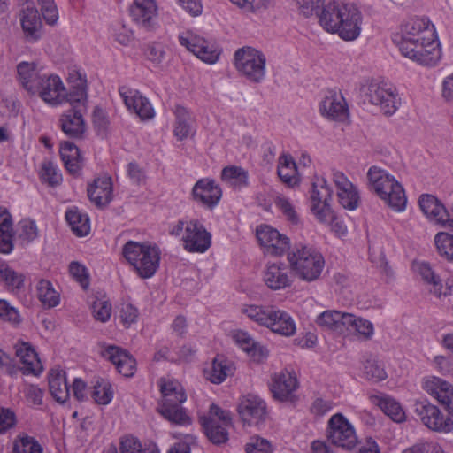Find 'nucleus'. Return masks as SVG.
<instances>
[{
  "label": "nucleus",
  "mask_w": 453,
  "mask_h": 453,
  "mask_svg": "<svg viewBox=\"0 0 453 453\" xmlns=\"http://www.w3.org/2000/svg\"><path fill=\"white\" fill-rule=\"evenodd\" d=\"M393 42L403 56L422 65L434 66L441 59V50L434 26L427 18L409 19Z\"/></svg>",
  "instance_id": "obj_1"
},
{
  "label": "nucleus",
  "mask_w": 453,
  "mask_h": 453,
  "mask_svg": "<svg viewBox=\"0 0 453 453\" xmlns=\"http://www.w3.org/2000/svg\"><path fill=\"white\" fill-rule=\"evenodd\" d=\"M318 17L323 28L327 32L338 33L344 40H354L360 34L361 13L352 4L329 2L323 6Z\"/></svg>",
  "instance_id": "obj_2"
},
{
  "label": "nucleus",
  "mask_w": 453,
  "mask_h": 453,
  "mask_svg": "<svg viewBox=\"0 0 453 453\" xmlns=\"http://www.w3.org/2000/svg\"><path fill=\"white\" fill-rule=\"evenodd\" d=\"M368 188L375 193L388 206L395 211L406 208L407 197L404 189L394 175L376 165L367 172Z\"/></svg>",
  "instance_id": "obj_3"
},
{
  "label": "nucleus",
  "mask_w": 453,
  "mask_h": 453,
  "mask_svg": "<svg viewBox=\"0 0 453 453\" xmlns=\"http://www.w3.org/2000/svg\"><path fill=\"white\" fill-rule=\"evenodd\" d=\"M160 391L163 395L159 413L170 423L177 426H188L192 419L181 404L187 396L181 385L176 380H160Z\"/></svg>",
  "instance_id": "obj_4"
},
{
  "label": "nucleus",
  "mask_w": 453,
  "mask_h": 453,
  "mask_svg": "<svg viewBox=\"0 0 453 453\" xmlns=\"http://www.w3.org/2000/svg\"><path fill=\"white\" fill-rule=\"evenodd\" d=\"M122 254L142 279L151 278L159 267L160 250L157 245L128 241Z\"/></svg>",
  "instance_id": "obj_5"
},
{
  "label": "nucleus",
  "mask_w": 453,
  "mask_h": 453,
  "mask_svg": "<svg viewBox=\"0 0 453 453\" xmlns=\"http://www.w3.org/2000/svg\"><path fill=\"white\" fill-rule=\"evenodd\" d=\"M290 268L305 281L317 280L325 265L322 255L313 248L303 244H296L288 253Z\"/></svg>",
  "instance_id": "obj_6"
},
{
  "label": "nucleus",
  "mask_w": 453,
  "mask_h": 453,
  "mask_svg": "<svg viewBox=\"0 0 453 453\" xmlns=\"http://www.w3.org/2000/svg\"><path fill=\"white\" fill-rule=\"evenodd\" d=\"M234 65L236 70L252 83H260L265 78V55L250 46L238 49L234 52Z\"/></svg>",
  "instance_id": "obj_7"
},
{
  "label": "nucleus",
  "mask_w": 453,
  "mask_h": 453,
  "mask_svg": "<svg viewBox=\"0 0 453 453\" xmlns=\"http://www.w3.org/2000/svg\"><path fill=\"white\" fill-rule=\"evenodd\" d=\"M414 412L422 424L433 432L448 434L453 430V420L444 417L441 410L427 399L416 401Z\"/></svg>",
  "instance_id": "obj_8"
},
{
  "label": "nucleus",
  "mask_w": 453,
  "mask_h": 453,
  "mask_svg": "<svg viewBox=\"0 0 453 453\" xmlns=\"http://www.w3.org/2000/svg\"><path fill=\"white\" fill-rule=\"evenodd\" d=\"M327 438L333 444L346 449H353L357 443L354 427L341 413L334 414L330 418Z\"/></svg>",
  "instance_id": "obj_9"
},
{
  "label": "nucleus",
  "mask_w": 453,
  "mask_h": 453,
  "mask_svg": "<svg viewBox=\"0 0 453 453\" xmlns=\"http://www.w3.org/2000/svg\"><path fill=\"white\" fill-rule=\"evenodd\" d=\"M65 86L58 75L42 73L35 83V90L30 93H37L46 104L57 106L65 102Z\"/></svg>",
  "instance_id": "obj_10"
},
{
  "label": "nucleus",
  "mask_w": 453,
  "mask_h": 453,
  "mask_svg": "<svg viewBox=\"0 0 453 453\" xmlns=\"http://www.w3.org/2000/svg\"><path fill=\"white\" fill-rule=\"evenodd\" d=\"M179 42L202 61L214 64L218 61L220 50L204 38L190 32L179 35Z\"/></svg>",
  "instance_id": "obj_11"
},
{
  "label": "nucleus",
  "mask_w": 453,
  "mask_h": 453,
  "mask_svg": "<svg viewBox=\"0 0 453 453\" xmlns=\"http://www.w3.org/2000/svg\"><path fill=\"white\" fill-rule=\"evenodd\" d=\"M256 235L265 253L269 255L280 257L290 249L289 238L270 226L257 227Z\"/></svg>",
  "instance_id": "obj_12"
},
{
  "label": "nucleus",
  "mask_w": 453,
  "mask_h": 453,
  "mask_svg": "<svg viewBox=\"0 0 453 453\" xmlns=\"http://www.w3.org/2000/svg\"><path fill=\"white\" fill-rule=\"evenodd\" d=\"M184 249L192 253H203L211 244V235L197 219L187 223L183 235Z\"/></svg>",
  "instance_id": "obj_13"
},
{
  "label": "nucleus",
  "mask_w": 453,
  "mask_h": 453,
  "mask_svg": "<svg viewBox=\"0 0 453 453\" xmlns=\"http://www.w3.org/2000/svg\"><path fill=\"white\" fill-rule=\"evenodd\" d=\"M86 109L81 107H69L65 110L58 119V127L69 138L81 140L87 130L84 113Z\"/></svg>",
  "instance_id": "obj_14"
},
{
  "label": "nucleus",
  "mask_w": 453,
  "mask_h": 453,
  "mask_svg": "<svg viewBox=\"0 0 453 453\" xmlns=\"http://www.w3.org/2000/svg\"><path fill=\"white\" fill-rule=\"evenodd\" d=\"M332 194L333 190L324 178L312 182L311 210L319 220H326L332 217V209L328 203Z\"/></svg>",
  "instance_id": "obj_15"
},
{
  "label": "nucleus",
  "mask_w": 453,
  "mask_h": 453,
  "mask_svg": "<svg viewBox=\"0 0 453 453\" xmlns=\"http://www.w3.org/2000/svg\"><path fill=\"white\" fill-rule=\"evenodd\" d=\"M132 20L146 31L157 27V5L156 0H134L130 6Z\"/></svg>",
  "instance_id": "obj_16"
},
{
  "label": "nucleus",
  "mask_w": 453,
  "mask_h": 453,
  "mask_svg": "<svg viewBox=\"0 0 453 453\" xmlns=\"http://www.w3.org/2000/svg\"><path fill=\"white\" fill-rule=\"evenodd\" d=\"M424 390L434 397L453 420V385L439 377H428L423 381Z\"/></svg>",
  "instance_id": "obj_17"
},
{
  "label": "nucleus",
  "mask_w": 453,
  "mask_h": 453,
  "mask_svg": "<svg viewBox=\"0 0 453 453\" xmlns=\"http://www.w3.org/2000/svg\"><path fill=\"white\" fill-rule=\"evenodd\" d=\"M418 204L423 213L430 220L453 230V219H449L444 205L435 196L423 194L418 199Z\"/></svg>",
  "instance_id": "obj_18"
},
{
  "label": "nucleus",
  "mask_w": 453,
  "mask_h": 453,
  "mask_svg": "<svg viewBox=\"0 0 453 453\" xmlns=\"http://www.w3.org/2000/svg\"><path fill=\"white\" fill-rule=\"evenodd\" d=\"M238 411L244 423L258 425L266 417V404L259 396L249 394L241 400Z\"/></svg>",
  "instance_id": "obj_19"
},
{
  "label": "nucleus",
  "mask_w": 453,
  "mask_h": 453,
  "mask_svg": "<svg viewBox=\"0 0 453 453\" xmlns=\"http://www.w3.org/2000/svg\"><path fill=\"white\" fill-rule=\"evenodd\" d=\"M297 388L298 380L295 373L288 370L275 374L270 385L273 398L280 402H292L295 399V391Z\"/></svg>",
  "instance_id": "obj_20"
},
{
  "label": "nucleus",
  "mask_w": 453,
  "mask_h": 453,
  "mask_svg": "<svg viewBox=\"0 0 453 453\" xmlns=\"http://www.w3.org/2000/svg\"><path fill=\"white\" fill-rule=\"evenodd\" d=\"M290 265L283 262L268 263L264 272V281L272 290L290 287L293 282Z\"/></svg>",
  "instance_id": "obj_21"
},
{
  "label": "nucleus",
  "mask_w": 453,
  "mask_h": 453,
  "mask_svg": "<svg viewBox=\"0 0 453 453\" xmlns=\"http://www.w3.org/2000/svg\"><path fill=\"white\" fill-rule=\"evenodd\" d=\"M193 199L202 205L212 209L221 199L222 190L211 179H201L192 188Z\"/></svg>",
  "instance_id": "obj_22"
},
{
  "label": "nucleus",
  "mask_w": 453,
  "mask_h": 453,
  "mask_svg": "<svg viewBox=\"0 0 453 453\" xmlns=\"http://www.w3.org/2000/svg\"><path fill=\"white\" fill-rule=\"evenodd\" d=\"M19 20L24 36L30 43L36 42L42 36V21L38 10L34 5L22 9Z\"/></svg>",
  "instance_id": "obj_23"
},
{
  "label": "nucleus",
  "mask_w": 453,
  "mask_h": 453,
  "mask_svg": "<svg viewBox=\"0 0 453 453\" xmlns=\"http://www.w3.org/2000/svg\"><path fill=\"white\" fill-rule=\"evenodd\" d=\"M368 101L380 107L386 115H392L398 107L396 96L388 88H385L378 83H371L365 92Z\"/></svg>",
  "instance_id": "obj_24"
},
{
  "label": "nucleus",
  "mask_w": 453,
  "mask_h": 453,
  "mask_svg": "<svg viewBox=\"0 0 453 453\" xmlns=\"http://www.w3.org/2000/svg\"><path fill=\"white\" fill-rule=\"evenodd\" d=\"M333 180L337 188V196L340 204L349 211L357 208L359 194L357 188L342 172L333 173Z\"/></svg>",
  "instance_id": "obj_25"
},
{
  "label": "nucleus",
  "mask_w": 453,
  "mask_h": 453,
  "mask_svg": "<svg viewBox=\"0 0 453 453\" xmlns=\"http://www.w3.org/2000/svg\"><path fill=\"white\" fill-rule=\"evenodd\" d=\"M119 94L129 110H133L142 119L154 117V109L150 101L138 90H130L125 87L119 88Z\"/></svg>",
  "instance_id": "obj_26"
},
{
  "label": "nucleus",
  "mask_w": 453,
  "mask_h": 453,
  "mask_svg": "<svg viewBox=\"0 0 453 453\" xmlns=\"http://www.w3.org/2000/svg\"><path fill=\"white\" fill-rule=\"evenodd\" d=\"M323 116L334 120H343L348 117L349 110L342 95L330 90L319 105Z\"/></svg>",
  "instance_id": "obj_27"
},
{
  "label": "nucleus",
  "mask_w": 453,
  "mask_h": 453,
  "mask_svg": "<svg viewBox=\"0 0 453 453\" xmlns=\"http://www.w3.org/2000/svg\"><path fill=\"white\" fill-rule=\"evenodd\" d=\"M103 356L111 361L118 372L126 377L134 374L136 361L128 352L116 346H108L103 352Z\"/></svg>",
  "instance_id": "obj_28"
},
{
  "label": "nucleus",
  "mask_w": 453,
  "mask_h": 453,
  "mask_svg": "<svg viewBox=\"0 0 453 453\" xmlns=\"http://www.w3.org/2000/svg\"><path fill=\"white\" fill-rule=\"evenodd\" d=\"M413 269L426 284L431 286L429 291L435 296L441 298L451 295V286L446 283V286L443 287L441 278L432 269L430 264L416 262L413 264Z\"/></svg>",
  "instance_id": "obj_29"
},
{
  "label": "nucleus",
  "mask_w": 453,
  "mask_h": 453,
  "mask_svg": "<svg viewBox=\"0 0 453 453\" xmlns=\"http://www.w3.org/2000/svg\"><path fill=\"white\" fill-rule=\"evenodd\" d=\"M71 84L70 90L65 93V102L70 103V107H81L87 110L88 92L87 80L79 72L70 74L68 78Z\"/></svg>",
  "instance_id": "obj_30"
},
{
  "label": "nucleus",
  "mask_w": 453,
  "mask_h": 453,
  "mask_svg": "<svg viewBox=\"0 0 453 453\" xmlns=\"http://www.w3.org/2000/svg\"><path fill=\"white\" fill-rule=\"evenodd\" d=\"M88 196L97 208L107 206L112 200L111 179L103 177L95 180L94 183L88 187Z\"/></svg>",
  "instance_id": "obj_31"
},
{
  "label": "nucleus",
  "mask_w": 453,
  "mask_h": 453,
  "mask_svg": "<svg viewBox=\"0 0 453 453\" xmlns=\"http://www.w3.org/2000/svg\"><path fill=\"white\" fill-rule=\"evenodd\" d=\"M16 356L22 363L24 374L39 375L42 371V365L35 349L28 344L22 342L16 346Z\"/></svg>",
  "instance_id": "obj_32"
},
{
  "label": "nucleus",
  "mask_w": 453,
  "mask_h": 453,
  "mask_svg": "<svg viewBox=\"0 0 453 453\" xmlns=\"http://www.w3.org/2000/svg\"><path fill=\"white\" fill-rule=\"evenodd\" d=\"M49 388L51 395L58 403H65L70 393V388L66 382L65 372L59 367L52 368L48 376Z\"/></svg>",
  "instance_id": "obj_33"
},
{
  "label": "nucleus",
  "mask_w": 453,
  "mask_h": 453,
  "mask_svg": "<svg viewBox=\"0 0 453 453\" xmlns=\"http://www.w3.org/2000/svg\"><path fill=\"white\" fill-rule=\"evenodd\" d=\"M351 313L338 311H326L320 313L316 322L319 326L330 330L342 332L346 325L351 323Z\"/></svg>",
  "instance_id": "obj_34"
},
{
  "label": "nucleus",
  "mask_w": 453,
  "mask_h": 453,
  "mask_svg": "<svg viewBox=\"0 0 453 453\" xmlns=\"http://www.w3.org/2000/svg\"><path fill=\"white\" fill-rule=\"evenodd\" d=\"M59 153L65 167L72 174H77L81 169V157L78 147L70 141L60 143Z\"/></svg>",
  "instance_id": "obj_35"
},
{
  "label": "nucleus",
  "mask_w": 453,
  "mask_h": 453,
  "mask_svg": "<svg viewBox=\"0 0 453 453\" xmlns=\"http://www.w3.org/2000/svg\"><path fill=\"white\" fill-rule=\"evenodd\" d=\"M12 219L6 208L0 207V252L9 254L13 250Z\"/></svg>",
  "instance_id": "obj_36"
},
{
  "label": "nucleus",
  "mask_w": 453,
  "mask_h": 453,
  "mask_svg": "<svg viewBox=\"0 0 453 453\" xmlns=\"http://www.w3.org/2000/svg\"><path fill=\"white\" fill-rule=\"evenodd\" d=\"M221 180L234 190H241L249 184V173L241 166L228 165L222 169Z\"/></svg>",
  "instance_id": "obj_37"
},
{
  "label": "nucleus",
  "mask_w": 453,
  "mask_h": 453,
  "mask_svg": "<svg viewBox=\"0 0 453 453\" xmlns=\"http://www.w3.org/2000/svg\"><path fill=\"white\" fill-rule=\"evenodd\" d=\"M268 328L273 333L290 336L296 332V323L288 312L274 309Z\"/></svg>",
  "instance_id": "obj_38"
},
{
  "label": "nucleus",
  "mask_w": 453,
  "mask_h": 453,
  "mask_svg": "<svg viewBox=\"0 0 453 453\" xmlns=\"http://www.w3.org/2000/svg\"><path fill=\"white\" fill-rule=\"evenodd\" d=\"M234 339L240 348L257 361H261L268 355L267 349L255 342V340L244 331H237L234 335Z\"/></svg>",
  "instance_id": "obj_39"
},
{
  "label": "nucleus",
  "mask_w": 453,
  "mask_h": 453,
  "mask_svg": "<svg viewBox=\"0 0 453 453\" xmlns=\"http://www.w3.org/2000/svg\"><path fill=\"white\" fill-rule=\"evenodd\" d=\"M65 219L77 236H86L89 233V218L77 207H72L66 211Z\"/></svg>",
  "instance_id": "obj_40"
},
{
  "label": "nucleus",
  "mask_w": 453,
  "mask_h": 453,
  "mask_svg": "<svg viewBox=\"0 0 453 453\" xmlns=\"http://www.w3.org/2000/svg\"><path fill=\"white\" fill-rule=\"evenodd\" d=\"M202 426L207 438L213 444H222L228 441L227 428L230 426L219 424L215 418H203L202 419Z\"/></svg>",
  "instance_id": "obj_41"
},
{
  "label": "nucleus",
  "mask_w": 453,
  "mask_h": 453,
  "mask_svg": "<svg viewBox=\"0 0 453 453\" xmlns=\"http://www.w3.org/2000/svg\"><path fill=\"white\" fill-rule=\"evenodd\" d=\"M174 113V135L178 140L182 141L192 133L190 114L188 111L181 105L176 106Z\"/></svg>",
  "instance_id": "obj_42"
},
{
  "label": "nucleus",
  "mask_w": 453,
  "mask_h": 453,
  "mask_svg": "<svg viewBox=\"0 0 453 453\" xmlns=\"http://www.w3.org/2000/svg\"><path fill=\"white\" fill-rule=\"evenodd\" d=\"M19 81L28 92L35 90V83L38 81L42 73L36 70L35 63L21 62L17 66Z\"/></svg>",
  "instance_id": "obj_43"
},
{
  "label": "nucleus",
  "mask_w": 453,
  "mask_h": 453,
  "mask_svg": "<svg viewBox=\"0 0 453 453\" xmlns=\"http://www.w3.org/2000/svg\"><path fill=\"white\" fill-rule=\"evenodd\" d=\"M230 371L227 360L223 356H217L205 374L211 383L220 384L226 379Z\"/></svg>",
  "instance_id": "obj_44"
},
{
  "label": "nucleus",
  "mask_w": 453,
  "mask_h": 453,
  "mask_svg": "<svg viewBox=\"0 0 453 453\" xmlns=\"http://www.w3.org/2000/svg\"><path fill=\"white\" fill-rule=\"evenodd\" d=\"M277 173L280 179L288 186L296 183V165L290 155L283 154L279 157Z\"/></svg>",
  "instance_id": "obj_45"
},
{
  "label": "nucleus",
  "mask_w": 453,
  "mask_h": 453,
  "mask_svg": "<svg viewBox=\"0 0 453 453\" xmlns=\"http://www.w3.org/2000/svg\"><path fill=\"white\" fill-rule=\"evenodd\" d=\"M242 311L251 320L260 326L268 327L274 308L261 305H246L242 308Z\"/></svg>",
  "instance_id": "obj_46"
},
{
  "label": "nucleus",
  "mask_w": 453,
  "mask_h": 453,
  "mask_svg": "<svg viewBox=\"0 0 453 453\" xmlns=\"http://www.w3.org/2000/svg\"><path fill=\"white\" fill-rule=\"evenodd\" d=\"M36 289L38 298L45 307L52 308L59 303V295L53 288L50 281L40 280L37 283Z\"/></svg>",
  "instance_id": "obj_47"
},
{
  "label": "nucleus",
  "mask_w": 453,
  "mask_h": 453,
  "mask_svg": "<svg viewBox=\"0 0 453 453\" xmlns=\"http://www.w3.org/2000/svg\"><path fill=\"white\" fill-rule=\"evenodd\" d=\"M379 406L393 421L401 423L405 420V412L400 403L391 397H382Z\"/></svg>",
  "instance_id": "obj_48"
},
{
  "label": "nucleus",
  "mask_w": 453,
  "mask_h": 453,
  "mask_svg": "<svg viewBox=\"0 0 453 453\" xmlns=\"http://www.w3.org/2000/svg\"><path fill=\"white\" fill-rule=\"evenodd\" d=\"M91 396L98 404L106 405L110 403L113 397L111 385L104 379L96 380Z\"/></svg>",
  "instance_id": "obj_49"
},
{
  "label": "nucleus",
  "mask_w": 453,
  "mask_h": 453,
  "mask_svg": "<svg viewBox=\"0 0 453 453\" xmlns=\"http://www.w3.org/2000/svg\"><path fill=\"white\" fill-rule=\"evenodd\" d=\"M351 323L347 324L345 329L357 333L365 340L371 339L374 332L372 323L353 314H351Z\"/></svg>",
  "instance_id": "obj_50"
},
{
  "label": "nucleus",
  "mask_w": 453,
  "mask_h": 453,
  "mask_svg": "<svg viewBox=\"0 0 453 453\" xmlns=\"http://www.w3.org/2000/svg\"><path fill=\"white\" fill-rule=\"evenodd\" d=\"M0 280L12 289H20L24 285L25 276L7 265H2L0 266Z\"/></svg>",
  "instance_id": "obj_51"
},
{
  "label": "nucleus",
  "mask_w": 453,
  "mask_h": 453,
  "mask_svg": "<svg viewBox=\"0 0 453 453\" xmlns=\"http://www.w3.org/2000/svg\"><path fill=\"white\" fill-rule=\"evenodd\" d=\"M12 453H42V448L34 437L24 435L15 440Z\"/></svg>",
  "instance_id": "obj_52"
},
{
  "label": "nucleus",
  "mask_w": 453,
  "mask_h": 453,
  "mask_svg": "<svg viewBox=\"0 0 453 453\" xmlns=\"http://www.w3.org/2000/svg\"><path fill=\"white\" fill-rule=\"evenodd\" d=\"M40 178L42 182L47 183L50 187H56L62 181V175L58 172L56 165L50 161L42 163Z\"/></svg>",
  "instance_id": "obj_53"
},
{
  "label": "nucleus",
  "mask_w": 453,
  "mask_h": 453,
  "mask_svg": "<svg viewBox=\"0 0 453 453\" xmlns=\"http://www.w3.org/2000/svg\"><path fill=\"white\" fill-rule=\"evenodd\" d=\"M434 241L440 255L453 261V235L441 232L435 235Z\"/></svg>",
  "instance_id": "obj_54"
},
{
  "label": "nucleus",
  "mask_w": 453,
  "mask_h": 453,
  "mask_svg": "<svg viewBox=\"0 0 453 453\" xmlns=\"http://www.w3.org/2000/svg\"><path fill=\"white\" fill-rule=\"evenodd\" d=\"M119 450L120 453H159L158 449H142L140 441L133 436L121 440Z\"/></svg>",
  "instance_id": "obj_55"
},
{
  "label": "nucleus",
  "mask_w": 453,
  "mask_h": 453,
  "mask_svg": "<svg viewBox=\"0 0 453 453\" xmlns=\"http://www.w3.org/2000/svg\"><path fill=\"white\" fill-rule=\"evenodd\" d=\"M364 373L368 380L380 381L387 378L384 368L374 359H368L364 365Z\"/></svg>",
  "instance_id": "obj_56"
},
{
  "label": "nucleus",
  "mask_w": 453,
  "mask_h": 453,
  "mask_svg": "<svg viewBox=\"0 0 453 453\" xmlns=\"http://www.w3.org/2000/svg\"><path fill=\"white\" fill-rule=\"evenodd\" d=\"M69 273L83 288H87L88 287L89 275L87 268L83 265L75 261L72 262L69 265Z\"/></svg>",
  "instance_id": "obj_57"
},
{
  "label": "nucleus",
  "mask_w": 453,
  "mask_h": 453,
  "mask_svg": "<svg viewBox=\"0 0 453 453\" xmlns=\"http://www.w3.org/2000/svg\"><path fill=\"white\" fill-rule=\"evenodd\" d=\"M38 236V229L35 222L24 219L19 223V237L27 242H31Z\"/></svg>",
  "instance_id": "obj_58"
},
{
  "label": "nucleus",
  "mask_w": 453,
  "mask_h": 453,
  "mask_svg": "<svg viewBox=\"0 0 453 453\" xmlns=\"http://www.w3.org/2000/svg\"><path fill=\"white\" fill-rule=\"evenodd\" d=\"M0 319L15 325L20 322L18 310L4 299H0Z\"/></svg>",
  "instance_id": "obj_59"
},
{
  "label": "nucleus",
  "mask_w": 453,
  "mask_h": 453,
  "mask_svg": "<svg viewBox=\"0 0 453 453\" xmlns=\"http://www.w3.org/2000/svg\"><path fill=\"white\" fill-rule=\"evenodd\" d=\"M144 55L149 61L158 65L164 60L165 51L160 43L153 42L146 46Z\"/></svg>",
  "instance_id": "obj_60"
},
{
  "label": "nucleus",
  "mask_w": 453,
  "mask_h": 453,
  "mask_svg": "<svg viewBox=\"0 0 453 453\" xmlns=\"http://www.w3.org/2000/svg\"><path fill=\"white\" fill-rule=\"evenodd\" d=\"M139 316L138 309L133 304L122 303L120 309V319L126 327L130 326L132 324L137 321Z\"/></svg>",
  "instance_id": "obj_61"
},
{
  "label": "nucleus",
  "mask_w": 453,
  "mask_h": 453,
  "mask_svg": "<svg viewBox=\"0 0 453 453\" xmlns=\"http://www.w3.org/2000/svg\"><path fill=\"white\" fill-rule=\"evenodd\" d=\"M93 314L96 320L106 322L111 314V304L108 301H96L92 306Z\"/></svg>",
  "instance_id": "obj_62"
},
{
  "label": "nucleus",
  "mask_w": 453,
  "mask_h": 453,
  "mask_svg": "<svg viewBox=\"0 0 453 453\" xmlns=\"http://www.w3.org/2000/svg\"><path fill=\"white\" fill-rule=\"evenodd\" d=\"M276 205L288 221L296 225L299 223V217L288 199L285 197L279 198L276 202Z\"/></svg>",
  "instance_id": "obj_63"
},
{
  "label": "nucleus",
  "mask_w": 453,
  "mask_h": 453,
  "mask_svg": "<svg viewBox=\"0 0 453 453\" xmlns=\"http://www.w3.org/2000/svg\"><path fill=\"white\" fill-rule=\"evenodd\" d=\"M16 425V415L10 409L0 410V434H4Z\"/></svg>",
  "instance_id": "obj_64"
}]
</instances>
